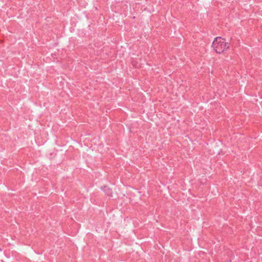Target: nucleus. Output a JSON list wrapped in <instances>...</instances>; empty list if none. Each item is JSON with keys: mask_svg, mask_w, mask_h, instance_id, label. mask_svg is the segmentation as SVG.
Instances as JSON below:
<instances>
[{"mask_svg": "<svg viewBox=\"0 0 262 262\" xmlns=\"http://www.w3.org/2000/svg\"><path fill=\"white\" fill-rule=\"evenodd\" d=\"M212 47L216 53L221 54L226 49L229 48L227 43L225 42V39L221 37H216L213 40Z\"/></svg>", "mask_w": 262, "mask_h": 262, "instance_id": "nucleus-1", "label": "nucleus"}, {"mask_svg": "<svg viewBox=\"0 0 262 262\" xmlns=\"http://www.w3.org/2000/svg\"><path fill=\"white\" fill-rule=\"evenodd\" d=\"M102 190L105 193V195L108 196H112L113 191L112 189L110 188L108 186H105L102 187Z\"/></svg>", "mask_w": 262, "mask_h": 262, "instance_id": "nucleus-2", "label": "nucleus"}]
</instances>
